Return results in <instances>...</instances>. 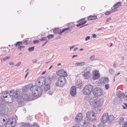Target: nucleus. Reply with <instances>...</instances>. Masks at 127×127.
<instances>
[{
	"instance_id": "f257e3e1",
	"label": "nucleus",
	"mask_w": 127,
	"mask_h": 127,
	"mask_svg": "<svg viewBox=\"0 0 127 127\" xmlns=\"http://www.w3.org/2000/svg\"><path fill=\"white\" fill-rule=\"evenodd\" d=\"M102 103L101 100L99 99L93 101L91 104L95 110L97 111L101 110Z\"/></svg>"
},
{
	"instance_id": "f03ea898",
	"label": "nucleus",
	"mask_w": 127,
	"mask_h": 127,
	"mask_svg": "<svg viewBox=\"0 0 127 127\" xmlns=\"http://www.w3.org/2000/svg\"><path fill=\"white\" fill-rule=\"evenodd\" d=\"M31 91L34 95L39 97L40 96L42 92L41 88L36 85L34 86L31 88Z\"/></svg>"
},
{
	"instance_id": "7ed1b4c3",
	"label": "nucleus",
	"mask_w": 127,
	"mask_h": 127,
	"mask_svg": "<svg viewBox=\"0 0 127 127\" xmlns=\"http://www.w3.org/2000/svg\"><path fill=\"white\" fill-rule=\"evenodd\" d=\"M87 120L91 121H94L97 120L95 113L92 111L87 112L86 114Z\"/></svg>"
},
{
	"instance_id": "20e7f679",
	"label": "nucleus",
	"mask_w": 127,
	"mask_h": 127,
	"mask_svg": "<svg viewBox=\"0 0 127 127\" xmlns=\"http://www.w3.org/2000/svg\"><path fill=\"white\" fill-rule=\"evenodd\" d=\"M93 89V87L91 85L88 84L86 85L83 88V93L85 95H90L92 93Z\"/></svg>"
},
{
	"instance_id": "39448f33",
	"label": "nucleus",
	"mask_w": 127,
	"mask_h": 127,
	"mask_svg": "<svg viewBox=\"0 0 127 127\" xmlns=\"http://www.w3.org/2000/svg\"><path fill=\"white\" fill-rule=\"evenodd\" d=\"M66 82V80L65 78L60 77L58 79L56 83V85L57 87H62L65 84Z\"/></svg>"
},
{
	"instance_id": "423d86ee",
	"label": "nucleus",
	"mask_w": 127,
	"mask_h": 127,
	"mask_svg": "<svg viewBox=\"0 0 127 127\" xmlns=\"http://www.w3.org/2000/svg\"><path fill=\"white\" fill-rule=\"evenodd\" d=\"M16 121L15 119L11 118L9 119L6 124V127H14L16 125Z\"/></svg>"
},
{
	"instance_id": "0eeeda50",
	"label": "nucleus",
	"mask_w": 127,
	"mask_h": 127,
	"mask_svg": "<svg viewBox=\"0 0 127 127\" xmlns=\"http://www.w3.org/2000/svg\"><path fill=\"white\" fill-rule=\"evenodd\" d=\"M103 93L102 90L99 87H96L93 91V94L95 96H98L101 95Z\"/></svg>"
},
{
	"instance_id": "6e6552de",
	"label": "nucleus",
	"mask_w": 127,
	"mask_h": 127,
	"mask_svg": "<svg viewBox=\"0 0 127 127\" xmlns=\"http://www.w3.org/2000/svg\"><path fill=\"white\" fill-rule=\"evenodd\" d=\"M45 78L44 77H40L38 78L35 82L36 84L39 85H43L46 82Z\"/></svg>"
},
{
	"instance_id": "1a4fd4ad",
	"label": "nucleus",
	"mask_w": 127,
	"mask_h": 127,
	"mask_svg": "<svg viewBox=\"0 0 127 127\" xmlns=\"http://www.w3.org/2000/svg\"><path fill=\"white\" fill-rule=\"evenodd\" d=\"M93 76L92 78L93 80H96L99 78L100 77V74L98 71L96 70H95L93 71Z\"/></svg>"
},
{
	"instance_id": "9d476101",
	"label": "nucleus",
	"mask_w": 127,
	"mask_h": 127,
	"mask_svg": "<svg viewBox=\"0 0 127 127\" xmlns=\"http://www.w3.org/2000/svg\"><path fill=\"white\" fill-rule=\"evenodd\" d=\"M108 114L106 113H104L101 116V121L102 123H106L108 122Z\"/></svg>"
},
{
	"instance_id": "9b49d317",
	"label": "nucleus",
	"mask_w": 127,
	"mask_h": 127,
	"mask_svg": "<svg viewBox=\"0 0 127 127\" xmlns=\"http://www.w3.org/2000/svg\"><path fill=\"white\" fill-rule=\"evenodd\" d=\"M56 74L58 75L63 77H65L67 76L66 72L63 69H61L58 71L56 72Z\"/></svg>"
},
{
	"instance_id": "f8f14e48",
	"label": "nucleus",
	"mask_w": 127,
	"mask_h": 127,
	"mask_svg": "<svg viewBox=\"0 0 127 127\" xmlns=\"http://www.w3.org/2000/svg\"><path fill=\"white\" fill-rule=\"evenodd\" d=\"M70 93L72 96L74 97L76 94V89L75 86H73L71 88Z\"/></svg>"
},
{
	"instance_id": "ddd939ff",
	"label": "nucleus",
	"mask_w": 127,
	"mask_h": 127,
	"mask_svg": "<svg viewBox=\"0 0 127 127\" xmlns=\"http://www.w3.org/2000/svg\"><path fill=\"white\" fill-rule=\"evenodd\" d=\"M7 121L6 118L2 116H0V127H2L5 124Z\"/></svg>"
},
{
	"instance_id": "4468645a",
	"label": "nucleus",
	"mask_w": 127,
	"mask_h": 127,
	"mask_svg": "<svg viewBox=\"0 0 127 127\" xmlns=\"http://www.w3.org/2000/svg\"><path fill=\"white\" fill-rule=\"evenodd\" d=\"M83 116L81 113H79L75 117V120L77 122H81L82 120Z\"/></svg>"
},
{
	"instance_id": "2eb2a0df",
	"label": "nucleus",
	"mask_w": 127,
	"mask_h": 127,
	"mask_svg": "<svg viewBox=\"0 0 127 127\" xmlns=\"http://www.w3.org/2000/svg\"><path fill=\"white\" fill-rule=\"evenodd\" d=\"M84 73L83 76L84 79H88L90 77L91 75L89 72L88 71L87 72H84Z\"/></svg>"
},
{
	"instance_id": "dca6fc26",
	"label": "nucleus",
	"mask_w": 127,
	"mask_h": 127,
	"mask_svg": "<svg viewBox=\"0 0 127 127\" xmlns=\"http://www.w3.org/2000/svg\"><path fill=\"white\" fill-rule=\"evenodd\" d=\"M108 121L109 123H111L114 121L115 120V117L112 115H108Z\"/></svg>"
},
{
	"instance_id": "f3484780",
	"label": "nucleus",
	"mask_w": 127,
	"mask_h": 127,
	"mask_svg": "<svg viewBox=\"0 0 127 127\" xmlns=\"http://www.w3.org/2000/svg\"><path fill=\"white\" fill-rule=\"evenodd\" d=\"M82 81L80 79L78 80L76 82L75 85L77 88H81L82 87Z\"/></svg>"
},
{
	"instance_id": "a211bd4d",
	"label": "nucleus",
	"mask_w": 127,
	"mask_h": 127,
	"mask_svg": "<svg viewBox=\"0 0 127 127\" xmlns=\"http://www.w3.org/2000/svg\"><path fill=\"white\" fill-rule=\"evenodd\" d=\"M90 121L86 120L84 121L83 123V126L84 127H89L91 124L90 123Z\"/></svg>"
},
{
	"instance_id": "6ab92c4d",
	"label": "nucleus",
	"mask_w": 127,
	"mask_h": 127,
	"mask_svg": "<svg viewBox=\"0 0 127 127\" xmlns=\"http://www.w3.org/2000/svg\"><path fill=\"white\" fill-rule=\"evenodd\" d=\"M71 31V30L69 28H66L64 29L61 31V29H60L59 34H61L65 32V33Z\"/></svg>"
},
{
	"instance_id": "aec40b11",
	"label": "nucleus",
	"mask_w": 127,
	"mask_h": 127,
	"mask_svg": "<svg viewBox=\"0 0 127 127\" xmlns=\"http://www.w3.org/2000/svg\"><path fill=\"white\" fill-rule=\"evenodd\" d=\"M97 18V17L96 16L91 15L89 16L88 17L87 19L89 20H92L96 19Z\"/></svg>"
},
{
	"instance_id": "412c9836",
	"label": "nucleus",
	"mask_w": 127,
	"mask_h": 127,
	"mask_svg": "<svg viewBox=\"0 0 127 127\" xmlns=\"http://www.w3.org/2000/svg\"><path fill=\"white\" fill-rule=\"evenodd\" d=\"M79 24L77 25L76 26L77 27H79L81 25H83L85 24L87 22L86 21L83 22L82 20H81L79 22Z\"/></svg>"
},
{
	"instance_id": "4be33fe9",
	"label": "nucleus",
	"mask_w": 127,
	"mask_h": 127,
	"mask_svg": "<svg viewBox=\"0 0 127 127\" xmlns=\"http://www.w3.org/2000/svg\"><path fill=\"white\" fill-rule=\"evenodd\" d=\"M50 85L49 84H47L44 86V90L45 91H47L50 89Z\"/></svg>"
},
{
	"instance_id": "5701e85b",
	"label": "nucleus",
	"mask_w": 127,
	"mask_h": 127,
	"mask_svg": "<svg viewBox=\"0 0 127 127\" xmlns=\"http://www.w3.org/2000/svg\"><path fill=\"white\" fill-rule=\"evenodd\" d=\"M60 30L58 28L55 29L53 30V32L55 34H59Z\"/></svg>"
},
{
	"instance_id": "b1692460",
	"label": "nucleus",
	"mask_w": 127,
	"mask_h": 127,
	"mask_svg": "<svg viewBox=\"0 0 127 127\" xmlns=\"http://www.w3.org/2000/svg\"><path fill=\"white\" fill-rule=\"evenodd\" d=\"M75 64V65L77 66H81L84 65H85V63L84 62L77 63Z\"/></svg>"
},
{
	"instance_id": "393cba45",
	"label": "nucleus",
	"mask_w": 127,
	"mask_h": 127,
	"mask_svg": "<svg viewBox=\"0 0 127 127\" xmlns=\"http://www.w3.org/2000/svg\"><path fill=\"white\" fill-rule=\"evenodd\" d=\"M118 95L119 97L121 98H124V93L123 92H120L118 94Z\"/></svg>"
},
{
	"instance_id": "a878e982",
	"label": "nucleus",
	"mask_w": 127,
	"mask_h": 127,
	"mask_svg": "<svg viewBox=\"0 0 127 127\" xmlns=\"http://www.w3.org/2000/svg\"><path fill=\"white\" fill-rule=\"evenodd\" d=\"M8 93L7 91H4V93L3 94V97L5 98L7 97V95Z\"/></svg>"
},
{
	"instance_id": "bb28decb",
	"label": "nucleus",
	"mask_w": 127,
	"mask_h": 127,
	"mask_svg": "<svg viewBox=\"0 0 127 127\" xmlns=\"http://www.w3.org/2000/svg\"><path fill=\"white\" fill-rule=\"evenodd\" d=\"M102 79H103V81L104 83H108L109 82V80L108 78H102Z\"/></svg>"
},
{
	"instance_id": "cd10ccee",
	"label": "nucleus",
	"mask_w": 127,
	"mask_h": 127,
	"mask_svg": "<svg viewBox=\"0 0 127 127\" xmlns=\"http://www.w3.org/2000/svg\"><path fill=\"white\" fill-rule=\"evenodd\" d=\"M34 86H33L32 84H30L26 86V88L28 89L30 88L31 90V88H32Z\"/></svg>"
},
{
	"instance_id": "c85d7f7f",
	"label": "nucleus",
	"mask_w": 127,
	"mask_h": 127,
	"mask_svg": "<svg viewBox=\"0 0 127 127\" xmlns=\"http://www.w3.org/2000/svg\"><path fill=\"white\" fill-rule=\"evenodd\" d=\"M121 5V3L120 2H118L114 6L117 9Z\"/></svg>"
},
{
	"instance_id": "c756f323",
	"label": "nucleus",
	"mask_w": 127,
	"mask_h": 127,
	"mask_svg": "<svg viewBox=\"0 0 127 127\" xmlns=\"http://www.w3.org/2000/svg\"><path fill=\"white\" fill-rule=\"evenodd\" d=\"M124 118L122 117L120 118L119 119L118 122L120 124L124 121Z\"/></svg>"
},
{
	"instance_id": "7c9ffc66",
	"label": "nucleus",
	"mask_w": 127,
	"mask_h": 127,
	"mask_svg": "<svg viewBox=\"0 0 127 127\" xmlns=\"http://www.w3.org/2000/svg\"><path fill=\"white\" fill-rule=\"evenodd\" d=\"M117 9L114 6L112 7V8L111 10V11L112 12H114L117 11Z\"/></svg>"
},
{
	"instance_id": "2f4dec72",
	"label": "nucleus",
	"mask_w": 127,
	"mask_h": 127,
	"mask_svg": "<svg viewBox=\"0 0 127 127\" xmlns=\"http://www.w3.org/2000/svg\"><path fill=\"white\" fill-rule=\"evenodd\" d=\"M23 43L21 42H18L15 45L16 46H19L23 44Z\"/></svg>"
},
{
	"instance_id": "473e14b6",
	"label": "nucleus",
	"mask_w": 127,
	"mask_h": 127,
	"mask_svg": "<svg viewBox=\"0 0 127 127\" xmlns=\"http://www.w3.org/2000/svg\"><path fill=\"white\" fill-rule=\"evenodd\" d=\"M29 127H39L38 125L36 124L33 123Z\"/></svg>"
},
{
	"instance_id": "72a5a7b5",
	"label": "nucleus",
	"mask_w": 127,
	"mask_h": 127,
	"mask_svg": "<svg viewBox=\"0 0 127 127\" xmlns=\"http://www.w3.org/2000/svg\"><path fill=\"white\" fill-rule=\"evenodd\" d=\"M54 37V35L53 34H50L48 35L47 37L49 39H51Z\"/></svg>"
},
{
	"instance_id": "f704fd0d",
	"label": "nucleus",
	"mask_w": 127,
	"mask_h": 127,
	"mask_svg": "<svg viewBox=\"0 0 127 127\" xmlns=\"http://www.w3.org/2000/svg\"><path fill=\"white\" fill-rule=\"evenodd\" d=\"M122 127H127V122H125L122 124Z\"/></svg>"
},
{
	"instance_id": "c9c22d12",
	"label": "nucleus",
	"mask_w": 127,
	"mask_h": 127,
	"mask_svg": "<svg viewBox=\"0 0 127 127\" xmlns=\"http://www.w3.org/2000/svg\"><path fill=\"white\" fill-rule=\"evenodd\" d=\"M29 42L28 40H26L23 43L25 45H27L29 44Z\"/></svg>"
},
{
	"instance_id": "e433bc0d",
	"label": "nucleus",
	"mask_w": 127,
	"mask_h": 127,
	"mask_svg": "<svg viewBox=\"0 0 127 127\" xmlns=\"http://www.w3.org/2000/svg\"><path fill=\"white\" fill-rule=\"evenodd\" d=\"M103 79H102V78L99 80L98 81L99 84H102L104 83L103 81Z\"/></svg>"
},
{
	"instance_id": "4c0bfd02",
	"label": "nucleus",
	"mask_w": 127,
	"mask_h": 127,
	"mask_svg": "<svg viewBox=\"0 0 127 127\" xmlns=\"http://www.w3.org/2000/svg\"><path fill=\"white\" fill-rule=\"evenodd\" d=\"M40 40L41 41H47V38L46 37H42L41 39H40Z\"/></svg>"
},
{
	"instance_id": "58836bf2",
	"label": "nucleus",
	"mask_w": 127,
	"mask_h": 127,
	"mask_svg": "<svg viewBox=\"0 0 127 127\" xmlns=\"http://www.w3.org/2000/svg\"><path fill=\"white\" fill-rule=\"evenodd\" d=\"M34 48V47H31L29 48H28V50L30 52H31V51H33V50Z\"/></svg>"
},
{
	"instance_id": "ea45409f",
	"label": "nucleus",
	"mask_w": 127,
	"mask_h": 127,
	"mask_svg": "<svg viewBox=\"0 0 127 127\" xmlns=\"http://www.w3.org/2000/svg\"><path fill=\"white\" fill-rule=\"evenodd\" d=\"M109 72L111 74H114V72L113 70L112 69H110L109 70Z\"/></svg>"
},
{
	"instance_id": "a19ab883",
	"label": "nucleus",
	"mask_w": 127,
	"mask_h": 127,
	"mask_svg": "<svg viewBox=\"0 0 127 127\" xmlns=\"http://www.w3.org/2000/svg\"><path fill=\"white\" fill-rule=\"evenodd\" d=\"M111 11H109L106 12L105 13V15H108L111 13Z\"/></svg>"
},
{
	"instance_id": "79ce46f5",
	"label": "nucleus",
	"mask_w": 127,
	"mask_h": 127,
	"mask_svg": "<svg viewBox=\"0 0 127 127\" xmlns=\"http://www.w3.org/2000/svg\"><path fill=\"white\" fill-rule=\"evenodd\" d=\"M124 99L126 101H127V93H126L124 95Z\"/></svg>"
},
{
	"instance_id": "37998d69",
	"label": "nucleus",
	"mask_w": 127,
	"mask_h": 127,
	"mask_svg": "<svg viewBox=\"0 0 127 127\" xmlns=\"http://www.w3.org/2000/svg\"><path fill=\"white\" fill-rule=\"evenodd\" d=\"M109 85L108 84H107L105 86V88L106 90H108L109 88Z\"/></svg>"
},
{
	"instance_id": "c03bdc74",
	"label": "nucleus",
	"mask_w": 127,
	"mask_h": 127,
	"mask_svg": "<svg viewBox=\"0 0 127 127\" xmlns=\"http://www.w3.org/2000/svg\"><path fill=\"white\" fill-rule=\"evenodd\" d=\"M10 93L13 94L15 92V90L14 89L11 90L9 91Z\"/></svg>"
},
{
	"instance_id": "a18cd8bd",
	"label": "nucleus",
	"mask_w": 127,
	"mask_h": 127,
	"mask_svg": "<svg viewBox=\"0 0 127 127\" xmlns=\"http://www.w3.org/2000/svg\"><path fill=\"white\" fill-rule=\"evenodd\" d=\"M25 46H21L18 47V50H21L22 48H24Z\"/></svg>"
},
{
	"instance_id": "49530a36",
	"label": "nucleus",
	"mask_w": 127,
	"mask_h": 127,
	"mask_svg": "<svg viewBox=\"0 0 127 127\" xmlns=\"http://www.w3.org/2000/svg\"><path fill=\"white\" fill-rule=\"evenodd\" d=\"M39 42V41L38 40H34L33 41V43L34 44L38 43Z\"/></svg>"
},
{
	"instance_id": "de8ad7c7",
	"label": "nucleus",
	"mask_w": 127,
	"mask_h": 127,
	"mask_svg": "<svg viewBox=\"0 0 127 127\" xmlns=\"http://www.w3.org/2000/svg\"><path fill=\"white\" fill-rule=\"evenodd\" d=\"M124 105L125 106H124V105L123 106V108L124 109H126L127 108V104L126 103H125Z\"/></svg>"
},
{
	"instance_id": "09e8293b",
	"label": "nucleus",
	"mask_w": 127,
	"mask_h": 127,
	"mask_svg": "<svg viewBox=\"0 0 127 127\" xmlns=\"http://www.w3.org/2000/svg\"><path fill=\"white\" fill-rule=\"evenodd\" d=\"M104 124H100L97 127H104Z\"/></svg>"
},
{
	"instance_id": "8fccbe9b",
	"label": "nucleus",
	"mask_w": 127,
	"mask_h": 127,
	"mask_svg": "<svg viewBox=\"0 0 127 127\" xmlns=\"http://www.w3.org/2000/svg\"><path fill=\"white\" fill-rule=\"evenodd\" d=\"M8 59V57H4L2 59V60H1V61H4L5 60Z\"/></svg>"
},
{
	"instance_id": "3c124183",
	"label": "nucleus",
	"mask_w": 127,
	"mask_h": 127,
	"mask_svg": "<svg viewBox=\"0 0 127 127\" xmlns=\"http://www.w3.org/2000/svg\"><path fill=\"white\" fill-rule=\"evenodd\" d=\"M95 58L94 56H92L90 57V59L91 60L93 61L94 60Z\"/></svg>"
},
{
	"instance_id": "603ef678",
	"label": "nucleus",
	"mask_w": 127,
	"mask_h": 127,
	"mask_svg": "<svg viewBox=\"0 0 127 127\" xmlns=\"http://www.w3.org/2000/svg\"><path fill=\"white\" fill-rule=\"evenodd\" d=\"M90 37L89 36H87L85 38V40L87 41L90 39Z\"/></svg>"
},
{
	"instance_id": "864d4df0",
	"label": "nucleus",
	"mask_w": 127,
	"mask_h": 127,
	"mask_svg": "<svg viewBox=\"0 0 127 127\" xmlns=\"http://www.w3.org/2000/svg\"><path fill=\"white\" fill-rule=\"evenodd\" d=\"M48 79L50 81H52V80L53 79V77H48Z\"/></svg>"
},
{
	"instance_id": "5fc2aeb1",
	"label": "nucleus",
	"mask_w": 127,
	"mask_h": 127,
	"mask_svg": "<svg viewBox=\"0 0 127 127\" xmlns=\"http://www.w3.org/2000/svg\"><path fill=\"white\" fill-rule=\"evenodd\" d=\"M53 93V91H49V94L50 95H51Z\"/></svg>"
},
{
	"instance_id": "6e6d98bb",
	"label": "nucleus",
	"mask_w": 127,
	"mask_h": 127,
	"mask_svg": "<svg viewBox=\"0 0 127 127\" xmlns=\"http://www.w3.org/2000/svg\"><path fill=\"white\" fill-rule=\"evenodd\" d=\"M111 20V18H109L107 19L106 20V22H108L109 21H110Z\"/></svg>"
},
{
	"instance_id": "4d7b16f0",
	"label": "nucleus",
	"mask_w": 127,
	"mask_h": 127,
	"mask_svg": "<svg viewBox=\"0 0 127 127\" xmlns=\"http://www.w3.org/2000/svg\"><path fill=\"white\" fill-rule=\"evenodd\" d=\"M21 63L20 62H19L18 63V64H16V66H19V65H20V64H21Z\"/></svg>"
},
{
	"instance_id": "13d9d810",
	"label": "nucleus",
	"mask_w": 127,
	"mask_h": 127,
	"mask_svg": "<svg viewBox=\"0 0 127 127\" xmlns=\"http://www.w3.org/2000/svg\"><path fill=\"white\" fill-rule=\"evenodd\" d=\"M34 2V1L33 0H32L30 2V4H33Z\"/></svg>"
},
{
	"instance_id": "bf43d9fd",
	"label": "nucleus",
	"mask_w": 127,
	"mask_h": 127,
	"mask_svg": "<svg viewBox=\"0 0 127 127\" xmlns=\"http://www.w3.org/2000/svg\"><path fill=\"white\" fill-rule=\"evenodd\" d=\"M78 49V48H74V49H73V51H75L76 50H77Z\"/></svg>"
},
{
	"instance_id": "052dcab7",
	"label": "nucleus",
	"mask_w": 127,
	"mask_h": 127,
	"mask_svg": "<svg viewBox=\"0 0 127 127\" xmlns=\"http://www.w3.org/2000/svg\"><path fill=\"white\" fill-rule=\"evenodd\" d=\"M120 74V73L119 72L118 73L116 74H115V76H118Z\"/></svg>"
},
{
	"instance_id": "680f3d73",
	"label": "nucleus",
	"mask_w": 127,
	"mask_h": 127,
	"mask_svg": "<svg viewBox=\"0 0 127 127\" xmlns=\"http://www.w3.org/2000/svg\"><path fill=\"white\" fill-rule=\"evenodd\" d=\"M116 66H117L116 65V64H115V63L114 64H113V66L114 67H116Z\"/></svg>"
},
{
	"instance_id": "e2e57ef3",
	"label": "nucleus",
	"mask_w": 127,
	"mask_h": 127,
	"mask_svg": "<svg viewBox=\"0 0 127 127\" xmlns=\"http://www.w3.org/2000/svg\"><path fill=\"white\" fill-rule=\"evenodd\" d=\"M48 41H46V42H45L42 45V46H44L46 44V43H47Z\"/></svg>"
},
{
	"instance_id": "0e129e2a",
	"label": "nucleus",
	"mask_w": 127,
	"mask_h": 127,
	"mask_svg": "<svg viewBox=\"0 0 127 127\" xmlns=\"http://www.w3.org/2000/svg\"><path fill=\"white\" fill-rule=\"evenodd\" d=\"M14 64L12 62H11L9 63V64L11 66L13 64Z\"/></svg>"
},
{
	"instance_id": "69168bd1",
	"label": "nucleus",
	"mask_w": 127,
	"mask_h": 127,
	"mask_svg": "<svg viewBox=\"0 0 127 127\" xmlns=\"http://www.w3.org/2000/svg\"><path fill=\"white\" fill-rule=\"evenodd\" d=\"M77 56V55H73V56L72 57V59H73V58H74V57H76Z\"/></svg>"
},
{
	"instance_id": "338daca9",
	"label": "nucleus",
	"mask_w": 127,
	"mask_h": 127,
	"mask_svg": "<svg viewBox=\"0 0 127 127\" xmlns=\"http://www.w3.org/2000/svg\"><path fill=\"white\" fill-rule=\"evenodd\" d=\"M93 35L94 36V37L95 38L96 36V35L95 34H94Z\"/></svg>"
},
{
	"instance_id": "774afa93",
	"label": "nucleus",
	"mask_w": 127,
	"mask_h": 127,
	"mask_svg": "<svg viewBox=\"0 0 127 127\" xmlns=\"http://www.w3.org/2000/svg\"><path fill=\"white\" fill-rule=\"evenodd\" d=\"M74 47V46H72V47H70V50H71V49H72V48H73Z\"/></svg>"
}]
</instances>
